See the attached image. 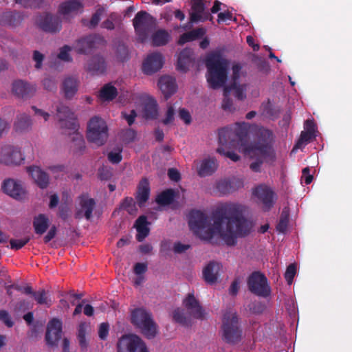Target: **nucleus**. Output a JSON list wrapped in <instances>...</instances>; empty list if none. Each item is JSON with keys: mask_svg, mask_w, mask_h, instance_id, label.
Here are the masks:
<instances>
[{"mask_svg": "<svg viewBox=\"0 0 352 352\" xmlns=\"http://www.w3.org/2000/svg\"><path fill=\"white\" fill-rule=\"evenodd\" d=\"M244 208L234 203H226L218 207L212 214L213 224L206 213L199 210L189 212L190 229L199 239L210 241L219 235L228 245H234L237 238L248 236L252 223L244 217Z\"/></svg>", "mask_w": 352, "mask_h": 352, "instance_id": "obj_1", "label": "nucleus"}, {"mask_svg": "<svg viewBox=\"0 0 352 352\" xmlns=\"http://www.w3.org/2000/svg\"><path fill=\"white\" fill-rule=\"evenodd\" d=\"M252 194L263 204L264 210H270L273 207L275 194L270 187L260 184L253 189Z\"/></svg>", "mask_w": 352, "mask_h": 352, "instance_id": "obj_14", "label": "nucleus"}, {"mask_svg": "<svg viewBox=\"0 0 352 352\" xmlns=\"http://www.w3.org/2000/svg\"><path fill=\"white\" fill-rule=\"evenodd\" d=\"M225 94H230L234 91V96L239 100L245 98L246 85H241L239 82H232L230 85L224 87Z\"/></svg>", "mask_w": 352, "mask_h": 352, "instance_id": "obj_32", "label": "nucleus"}, {"mask_svg": "<svg viewBox=\"0 0 352 352\" xmlns=\"http://www.w3.org/2000/svg\"><path fill=\"white\" fill-rule=\"evenodd\" d=\"M296 273V267L295 264H290L287 267L286 272L285 273V278L287 280L289 285L292 283L293 279Z\"/></svg>", "mask_w": 352, "mask_h": 352, "instance_id": "obj_54", "label": "nucleus"}, {"mask_svg": "<svg viewBox=\"0 0 352 352\" xmlns=\"http://www.w3.org/2000/svg\"><path fill=\"white\" fill-rule=\"evenodd\" d=\"M179 117L181 120H182L186 124H190L192 121L191 116L189 111L184 109L181 108L179 110Z\"/></svg>", "mask_w": 352, "mask_h": 352, "instance_id": "obj_59", "label": "nucleus"}, {"mask_svg": "<svg viewBox=\"0 0 352 352\" xmlns=\"http://www.w3.org/2000/svg\"><path fill=\"white\" fill-rule=\"evenodd\" d=\"M170 39V34L165 30H158L153 34L151 40L153 46L160 47L166 45Z\"/></svg>", "mask_w": 352, "mask_h": 352, "instance_id": "obj_34", "label": "nucleus"}, {"mask_svg": "<svg viewBox=\"0 0 352 352\" xmlns=\"http://www.w3.org/2000/svg\"><path fill=\"white\" fill-rule=\"evenodd\" d=\"M247 284L249 291L253 294L266 298L271 294L266 276L260 272H254L248 277Z\"/></svg>", "mask_w": 352, "mask_h": 352, "instance_id": "obj_8", "label": "nucleus"}, {"mask_svg": "<svg viewBox=\"0 0 352 352\" xmlns=\"http://www.w3.org/2000/svg\"><path fill=\"white\" fill-rule=\"evenodd\" d=\"M20 22V16L15 12H5L0 15V24L3 26H15Z\"/></svg>", "mask_w": 352, "mask_h": 352, "instance_id": "obj_33", "label": "nucleus"}, {"mask_svg": "<svg viewBox=\"0 0 352 352\" xmlns=\"http://www.w3.org/2000/svg\"><path fill=\"white\" fill-rule=\"evenodd\" d=\"M32 121L30 117L26 114H21L17 116L14 122V129L18 132L25 131L30 128Z\"/></svg>", "mask_w": 352, "mask_h": 352, "instance_id": "obj_38", "label": "nucleus"}, {"mask_svg": "<svg viewBox=\"0 0 352 352\" xmlns=\"http://www.w3.org/2000/svg\"><path fill=\"white\" fill-rule=\"evenodd\" d=\"M164 65V57L159 52L152 53L146 57L142 64V71L145 74L151 75L158 72Z\"/></svg>", "mask_w": 352, "mask_h": 352, "instance_id": "obj_17", "label": "nucleus"}, {"mask_svg": "<svg viewBox=\"0 0 352 352\" xmlns=\"http://www.w3.org/2000/svg\"><path fill=\"white\" fill-rule=\"evenodd\" d=\"M190 245L188 244H182L180 242H177L174 244L173 251L176 254H181L185 252L186 250L190 249Z\"/></svg>", "mask_w": 352, "mask_h": 352, "instance_id": "obj_64", "label": "nucleus"}, {"mask_svg": "<svg viewBox=\"0 0 352 352\" xmlns=\"http://www.w3.org/2000/svg\"><path fill=\"white\" fill-rule=\"evenodd\" d=\"M131 322L140 329L147 338L151 339L156 336L157 324L153 320L151 314L145 309H135L131 312Z\"/></svg>", "mask_w": 352, "mask_h": 352, "instance_id": "obj_6", "label": "nucleus"}, {"mask_svg": "<svg viewBox=\"0 0 352 352\" xmlns=\"http://www.w3.org/2000/svg\"><path fill=\"white\" fill-rule=\"evenodd\" d=\"M148 223L146 217L144 215L140 216L135 221V227L138 232L136 234L138 241H142L149 234Z\"/></svg>", "mask_w": 352, "mask_h": 352, "instance_id": "obj_28", "label": "nucleus"}, {"mask_svg": "<svg viewBox=\"0 0 352 352\" xmlns=\"http://www.w3.org/2000/svg\"><path fill=\"white\" fill-rule=\"evenodd\" d=\"M71 50L72 48L69 45H64L60 48V52L58 54V58L64 61H72V59L69 55Z\"/></svg>", "mask_w": 352, "mask_h": 352, "instance_id": "obj_55", "label": "nucleus"}, {"mask_svg": "<svg viewBox=\"0 0 352 352\" xmlns=\"http://www.w3.org/2000/svg\"><path fill=\"white\" fill-rule=\"evenodd\" d=\"M56 117L62 129H67L72 131L74 135L72 138L73 152L76 154H82L85 148V142L82 135L76 133L78 129V124L74 116V113L70 109L62 104L56 107Z\"/></svg>", "mask_w": 352, "mask_h": 352, "instance_id": "obj_4", "label": "nucleus"}, {"mask_svg": "<svg viewBox=\"0 0 352 352\" xmlns=\"http://www.w3.org/2000/svg\"><path fill=\"white\" fill-rule=\"evenodd\" d=\"M104 10L103 8H99L96 10L95 13L92 15L90 22H89V28H94L98 24L100 21L101 16L102 15Z\"/></svg>", "mask_w": 352, "mask_h": 352, "instance_id": "obj_51", "label": "nucleus"}, {"mask_svg": "<svg viewBox=\"0 0 352 352\" xmlns=\"http://www.w3.org/2000/svg\"><path fill=\"white\" fill-rule=\"evenodd\" d=\"M150 191L151 188L148 180L146 178L142 179L138 186L135 195L136 201L140 207L144 206L148 200Z\"/></svg>", "mask_w": 352, "mask_h": 352, "instance_id": "obj_25", "label": "nucleus"}, {"mask_svg": "<svg viewBox=\"0 0 352 352\" xmlns=\"http://www.w3.org/2000/svg\"><path fill=\"white\" fill-rule=\"evenodd\" d=\"M222 331L223 340L230 344H236L241 340L242 330L235 311H226L223 316Z\"/></svg>", "mask_w": 352, "mask_h": 352, "instance_id": "obj_5", "label": "nucleus"}, {"mask_svg": "<svg viewBox=\"0 0 352 352\" xmlns=\"http://www.w3.org/2000/svg\"><path fill=\"white\" fill-rule=\"evenodd\" d=\"M289 220V209L285 208L280 214L279 221L276 226V230L279 232L284 233L287 229Z\"/></svg>", "mask_w": 352, "mask_h": 352, "instance_id": "obj_41", "label": "nucleus"}, {"mask_svg": "<svg viewBox=\"0 0 352 352\" xmlns=\"http://www.w3.org/2000/svg\"><path fill=\"white\" fill-rule=\"evenodd\" d=\"M229 95L230 94H225V89H223L224 98H223V102H222L221 107H222V109L224 111H229V112H232V111H234L235 108L234 107V105H233V101L229 97Z\"/></svg>", "mask_w": 352, "mask_h": 352, "instance_id": "obj_52", "label": "nucleus"}, {"mask_svg": "<svg viewBox=\"0 0 352 352\" xmlns=\"http://www.w3.org/2000/svg\"><path fill=\"white\" fill-rule=\"evenodd\" d=\"M15 3L17 4H20L23 8H40L43 3V0H14Z\"/></svg>", "mask_w": 352, "mask_h": 352, "instance_id": "obj_47", "label": "nucleus"}, {"mask_svg": "<svg viewBox=\"0 0 352 352\" xmlns=\"http://www.w3.org/2000/svg\"><path fill=\"white\" fill-rule=\"evenodd\" d=\"M173 317L176 322L182 325L188 326L190 324V320L186 318L184 311L180 309H177L173 311Z\"/></svg>", "mask_w": 352, "mask_h": 352, "instance_id": "obj_43", "label": "nucleus"}, {"mask_svg": "<svg viewBox=\"0 0 352 352\" xmlns=\"http://www.w3.org/2000/svg\"><path fill=\"white\" fill-rule=\"evenodd\" d=\"M23 160L24 157L19 148L10 145L2 147L0 154V164L16 165Z\"/></svg>", "mask_w": 352, "mask_h": 352, "instance_id": "obj_13", "label": "nucleus"}, {"mask_svg": "<svg viewBox=\"0 0 352 352\" xmlns=\"http://www.w3.org/2000/svg\"><path fill=\"white\" fill-rule=\"evenodd\" d=\"M218 167L217 161L214 158L204 159L197 168V174L200 177L211 175Z\"/></svg>", "mask_w": 352, "mask_h": 352, "instance_id": "obj_27", "label": "nucleus"}, {"mask_svg": "<svg viewBox=\"0 0 352 352\" xmlns=\"http://www.w3.org/2000/svg\"><path fill=\"white\" fill-rule=\"evenodd\" d=\"M80 209L75 213L76 219H81L83 217L89 220L92 216L93 210L96 206V201L93 198H89L87 195L80 197L79 202Z\"/></svg>", "mask_w": 352, "mask_h": 352, "instance_id": "obj_19", "label": "nucleus"}, {"mask_svg": "<svg viewBox=\"0 0 352 352\" xmlns=\"http://www.w3.org/2000/svg\"><path fill=\"white\" fill-rule=\"evenodd\" d=\"M117 349L118 352H148L144 341L133 334L122 336L118 342Z\"/></svg>", "mask_w": 352, "mask_h": 352, "instance_id": "obj_10", "label": "nucleus"}, {"mask_svg": "<svg viewBox=\"0 0 352 352\" xmlns=\"http://www.w3.org/2000/svg\"><path fill=\"white\" fill-rule=\"evenodd\" d=\"M0 320L8 327H12L14 325V322L12 320L8 312L6 310H0Z\"/></svg>", "mask_w": 352, "mask_h": 352, "instance_id": "obj_58", "label": "nucleus"}, {"mask_svg": "<svg viewBox=\"0 0 352 352\" xmlns=\"http://www.w3.org/2000/svg\"><path fill=\"white\" fill-rule=\"evenodd\" d=\"M12 92L20 98H28L32 96L35 91L34 86L21 80H15L12 83Z\"/></svg>", "mask_w": 352, "mask_h": 352, "instance_id": "obj_23", "label": "nucleus"}, {"mask_svg": "<svg viewBox=\"0 0 352 352\" xmlns=\"http://www.w3.org/2000/svg\"><path fill=\"white\" fill-rule=\"evenodd\" d=\"M30 309V303L26 300H19L14 307V311L19 314Z\"/></svg>", "mask_w": 352, "mask_h": 352, "instance_id": "obj_53", "label": "nucleus"}, {"mask_svg": "<svg viewBox=\"0 0 352 352\" xmlns=\"http://www.w3.org/2000/svg\"><path fill=\"white\" fill-rule=\"evenodd\" d=\"M33 297L39 305H45L47 307H50L52 305V300L48 298L47 293L44 289H41L34 293Z\"/></svg>", "mask_w": 352, "mask_h": 352, "instance_id": "obj_42", "label": "nucleus"}, {"mask_svg": "<svg viewBox=\"0 0 352 352\" xmlns=\"http://www.w3.org/2000/svg\"><path fill=\"white\" fill-rule=\"evenodd\" d=\"M43 85L44 88L50 91H53L56 89V84L54 80L50 78H46L43 80Z\"/></svg>", "mask_w": 352, "mask_h": 352, "instance_id": "obj_61", "label": "nucleus"}, {"mask_svg": "<svg viewBox=\"0 0 352 352\" xmlns=\"http://www.w3.org/2000/svg\"><path fill=\"white\" fill-rule=\"evenodd\" d=\"M27 171L31 175L36 185L41 189L46 188L50 184L48 174L38 166H29Z\"/></svg>", "mask_w": 352, "mask_h": 352, "instance_id": "obj_21", "label": "nucleus"}, {"mask_svg": "<svg viewBox=\"0 0 352 352\" xmlns=\"http://www.w3.org/2000/svg\"><path fill=\"white\" fill-rule=\"evenodd\" d=\"M205 0H192L190 13V21L191 23H197L199 21H205L211 20L212 16L208 11H206Z\"/></svg>", "mask_w": 352, "mask_h": 352, "instance_id": "obj_16", "label": "nucleus"}, {"mask_svg": "<svg viewBox=\"0 0 352 352\" xmlns=\"http://www.w3.org/2000/svg\"><path fill=\"white\" fill-rule=\"evenodd\" d=\"M118 95L117 89L111 84H106L100 91L99 96L104 101H111Z\"/></svg>", "mask_w": 352, "mask_h": 352, "instance_id": "obj_37", "label": "nucleus"}, {"mask_svg": "<svg viewBox=\"0 0 352 352\" xmlns=\"http://www.w3.org/2000/svg\"><path fill=\"white\" fill-rule=\"evenodd\" d=\"M207 81L209 87L217 89L224 87L228 74V63L219 53L209 55L206 60Z\"/></svg>", "mask_w": 352, "mask_h": 352, "instance_id": "obj_3", "label": "nucleus"}, {"mask_svg": "<svg viewBox=\"0 0 352 352\" xmlns=\"http://www.w3.org/2000/svg\"><path fill=\"white\" fill-rule=\"evenodd\" d=\"M50 226L49 218L44 214H39L34 217L33 227L36 234L41 235L44 234Z\"/></svg>", "mask_w": 352, "mask_h": 352, "instance_id": "obj_31", "label": "nucleus"}, {"mask_svg": "<svg viewBox=\"0 0 352 352\" xmlns=\"http://www.w3.org/2000/svg\"><path fill=\"white\" fill-rule=\"evenodd\" d=\"M112 171L110 167L103 166L98 168V176L102 181L110 180L112 177Z\"/></svg>", "mask_w": 352, "mask_h": 352, "instance_id": "obj_48", "label": "nucleus"}, {"mask_svg": "<svg viewBox=\"0 0 352 352\" xmlns=\"http://www.w3.org/2000/svg\"><path fill=\"white\" fill-rule=\"evenodd\" d=\"M242 67L240 64H234L232 67V82H239V79L240 78V73Z\"/></svg>", "mask_w": 352, "mask_h": 352, "instance_id": "obj_63", "label": "nucleus"}, {"mask_svg": "<svg viewBox=\"0 0 352 352\" xmlns=\"http://www.w3.org/2000/svg\"><path fill=\"white\" fill-rule=\"evenodd\" d=\"M78 82L74 78H67L63 83V89L67 98H72L76 94Z\"/></svg>", "mask_w": 352, "mask_h": 352, "instance_id": "obj_36", "label": "nucleus"}, {"mask_svg": "<svg viewBox=\"0 0 352 352\" xmlns=\"http://www.w3.org/2000/svg\"><path fill=\"white\" fill-rule=\"evenodd\" d=\"M62 336V322L57 318L51 320L47 326L45 341L48 346H56Z\"/></svg>", "mask_w": 352, "mask_h": 352, "instance_id": "obj_15", "label": "nucleus"}, {"mask_svg": "<svg viewBox=\"0 0 352 352\" xmlns=\"http://www.w3.org/2000/svg\"><path fill=\"white\" fill-rule=\"evenodd\" d=\"M106 41L99 34H89L76 41L74 49L78 54H87L93 49L104 45Z\"/></svg>", "mask_w": 352, "mask_h": 352, "instance_id": "obj_11", "label": "nucleus"}, {"mask_svg": "<svg viewBox=\"0 0 352 352\" xmlns=\"http://www.w3.org/2000/svg\"><path fill=\"white\" fill-rule=\"evenodd\" d=\"M87 69L93 74H102L106 70V63L102 56H94L87 64Z\"/></svg>", "mask_w": 352, "mask_h": 352, "instance_id": "obj_29", "label": "nucleus"}, {"mask_svg": "<svg viewBox=\"0 0 352 352\" xmlns=\"http://www.w3.org/2000/svg\"><path fill=\"white\" fill-rule=\"evenodd\" d=\"M107 138L108 126L105 121L100 117H93L87 126V140L98 146H101L106 142Z\"/></svg>", "mask_w": 352, "mask_h": 352, "instance_id": "obj_7", "label": "nucleus"}, {"mask_svg": "<svg viewBox=\"0 0 352 352\" xmlns=\"http://www.w3.org/2000/svg\"><path fill=\"white\" fill-rule=\"evenodd\" d=\"M158 86L166 100H168L177 91L175 79L169 76H162L159 79Z\"/></svg>", "mask_w": 352, "mask_h": 352, "instance_id": "obj_24", "label": "nucleus"}, {"mask_svg": "<svg viewBox=\"0 0 352 352\" xmlns=\"http://www.w3.org/2000/svg\"><path fill=\"white\" fill-rule=\"evenodd\" d=\"M109 324L107 322H102L100 324L98 329V336L102 340H105L109 335Z\"/></svg>", "mask_w": 352, "mask_h": 352, "instance_id": "obj_57", "label": "nucleus"}, {"mask_svg": "<svg viewBox=\"0 0 352 352\" xmlns=\"http://www.w3.org/2000/svg\"><path fill=\"white\" fill-rule=\"evenodd\" d=\"M220 270V264L215 261H210L203 270V276L205 281L209 284L216 283Z\"/></svg>", "mask_w": 352, "mask_h": 352, "instance_id": "obj_26", "label": "nucleus"}, {"mask_svg": "<svg viewBox=\"0 0 352 352\" xmlns=\"http://www.w3.org/2000/svg\"><path fill=\"white\" fill-rule=\"evenodd\" d=\"M250 124L245 122H236L234 133L237 138L236 145L244 147L250 155L262 157H270L273 154L274 137L273 132L264 127L258 128L256 132V140L248 144V137Z\"/></svg>", "mask_w": 352, "mask_h": 352, "instance_id": "obj_2", "label": "nucleus"}, {"mask_svg": "<svg viewBox=\"0 0 352 352\" xmlns=\"http://www.w3.org/2000/svg\"><path fill=\"white\" fill-rule=\"evenodd\" d=\"M133 25L137 34L143 41L155 26V20L146 12L140 11L135 14L133 20Z\"/></svg>", "mask_w": 352, "mask_h": 352, "instance_id": "obj_9", "label": "nucleus"}, {"mask_svg": "<svg viewBox=\"0 0 352 352\" xmlns=\"http://www.w3.org/2000/svg\"><path fill=\"white\" fill-rule=\"evenodd\" d=\"M193 51L190 48H185L179 54L177 69L182 72H186L194 62Z\"/></svg>", "mask_w": 352, "mask_h": 352, "instance_id": "obj_22", "label": "nucleus"}, {"mask_svg": "<svg viewBox=\"0 0 352 352\" xmlns=\"http://www.w3.org/2000/svg\"><path fill=\"white\" fill-rule=\"evenodd\" d=\"M314 138V134L309 131H303L301 132L300 138L295 144L294 149L299 148L302 144H307L312 138Z\"/></svg>", "mask_w": 352, "mask_h": 352, "instance_id": "obj_46", "label": "nucleus"}, {"mask_svg": "<svg viewBox=\"0 0 352 352\" xmlns=\"http://www.w3.org/2000/svg\"><path fill=\"white\" fill-rule=\"evenodd\" d=\"M175 197V192L172 189H167L162 191L156 197V202L161 206H167L170 204Z\"/></svg>", "mask_w": 352, "mask_h": 352, "instance_id": "obj_39", "label": "nucleus"}, {"mask_svg": "<svg viewBox=\"0 0 352 352\" xmlns=\"http://www.w3.org/2000/svg\"><path fill=\"white\" fill-rule=\"evenodd\" d=\"M30 240V236H26L23 239H10V248L12 250H18L24 247Z\"/></svg>", "mask_w": 352, "mask_h": 352, "instance_id": "obj_49", "label": "nucleus"}, {"mask_svg": "<svg viewBox=\"0 0 352 352\" xmlns=\"http://www.w3.org/2000/svg\"><path fill=\"white\" fill-rule=\"evenodd\" d=\"M217 151L218 153L230 158L233 162H238L240 160V156L238 154L234 151H226L222 146H219L217 149Z\"/></svg>", "mask_w": 352, "mask_h": 352, "instance_id": "obj_56", "label": "nucleus"}, {"mask_svg": "<svg viewBox=\"0 0 352 352\" xmlns=\"http://www.w3.org/2000/svg\"><path fill=\"white\" fill-rule=\"evenodd\" d=\"M175 111L173 106L170 104H168L167 111L165 114V118L162 120L164 125L172 123L175 119Z\"/></svg>", "mask_w": 352, "mask_h": 352, "instance_id": "obj_50", "label": "nucleus"}, {"mask_svg": "<svg viewBox=\"0 0 352 352\" xmlns=\"http://www.w3.org/2000/svg\"><path fill=\"white\" fill-rule=\"evenodd\" d=\"M217 189L221 195L232 193L236 190L234 182L221 180L217 184Z\"/></svg>", "mask_w": 352, "mask_h": 352, "instance_id": "obj_40", "label": "nucleus"}, {"mask_svg": "<svg viewBox=\"0 0 352 352\" xmlns=\"http://www.w3.org/2000/svg\"><path fill=\"white\" fill-rule=\"evenodd\" d=\"M116 56L117 58L122 62L129 59V50L124 44L122 43L118 44L116 47Z\"/></svg>", "mask_w": 352, "mask_h": 352, "instance_id": "obj_45", "label": "nucleus"}, {"mask_svg": "<svg viewBox=\"0 0 352 352\" xmlns=\"http://www.w3.org/2000/svg\"><path fill=\"white\" fill-rule=\"evenodd\" d=\"M1 189L4 193L16 200H22L26 195V190L23 187L21 182L14 179H5L2 183Z\"/></svg>", "mask_w": 352, "mask_h": 352, "instance_id": "obj_12", "label": "nucleus"}, {"mask_svg": "<svg viewBox=\"0 0 352 352\" xmlns=\"http://www.w3.org/2000/svg\"><path fill=\"white\" fill-rule=\"evenodd\" d=\"M122 116L126 120L128 124L131 126L135 122V119L137 117V113L135 110L133 109L130 111L129 114H127L125 112H122Z\"/></svg>", "mask_w": 352, "mask_h": 352, "instance_id": "obj_62", "label": "nucleus"}, {"mask_svg": "<svg viewBox=\"0 0 352 352\" xmlns=\"http://www.w3.org/2000/svg\"><path fill=\"white\" fill-rule=\"evenodd\" d=\"M38 25L44 32L52 34L59 32L62 28L59 16L49 13H46L41 17Z\"/></svg>", "mask_w": 352, "mask_h": 352, "instance_id": "obj_18", "label": "nucleus"}, {"mask_svg": "<svg viewBox=\"0 0 352 352\" xmlns=\"http://www.w3.org/2000/svg\"><path fill=\"white\" fill-rule=\"evenodd\" d=\"M143 117L147 120L156 119L158 116V107L156 100L148 98L144 104L142 110Z\"/></svg>", "mask_w": 352, "mask_h": 352, "instance_id": "obj_30", "label": "nucleus"}, {"mask_svg": "<svg viewBox=\"0 0 352 352\" xmlns=\"http://www.w3.org/2000/svg\"><path fill=\"white\" fill-rule=\"evenodd\" d=\"M183 304L194 318L204 319V310L193 294H188L184 300Z\"/></svg>", "mask_w": 352, "mask_h": 352, "instance_id": "obj_20", "label": "nucleus"}, {"mask_svg": "<svg viewBox=\"0 0 352 352\" xmlns=\"http://www.w3.org/2000/svg\"><path fill=\"white\" fill-rule=\"evenodd\" d=\"M78 340L79 345L82 349H85L87 346V342L86 340V325L85 323L80 324L78 329Z\"/></svg>", "mask_w": 352, "mask_h": 352, "instance_id": "obj_44", "label": "nucleus"}, {"mask_svg": "<svg viewBox=\"0 0 352 352\" xmlns=\"http://www.w3.org/2000/svg\"><path fill=\"white\" fill-rule=\"evenodd\" d=\"M147 264L145 263H137L134 265L133 271L134 273L138 275H142L147 271Z\"/></svg>", "mask_w": 352, "mask_h": 352, "instance_id": "obj_60", "label": "nucleus"}, {"mask_svg": "<svg viewBox=\"0 0 352 352\" xmlns=\"http://www.w3.org/2000/svg\"><path fill=\"white\" fill-rule=\"evenodd\" d=\"M81 7L82 4L78 0H69L59 6L58 12L65 15L78 11Z\"/></svg>", "mask_w": 352, "mask_h": 352, "instance_id": "obj_35", "label": "nucleus"}]
</instances>
